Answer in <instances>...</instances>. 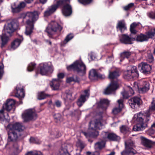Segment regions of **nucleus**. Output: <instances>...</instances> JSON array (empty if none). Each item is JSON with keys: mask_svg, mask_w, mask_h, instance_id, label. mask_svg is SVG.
<instances>
[{"mask_svg": "<svg viewBox=\"0 0 155 155\" xmlns=\"http://www.w3.org/2000/svg\"><path fill=\"white\" fill-rule=\"evenodd\" d=\"M73 35L72 34H70L67 35L63 42L64 44H66L69 41L71 40L73 38Z\"/></svg>", "mask_w": 155, "mask_h": 155, "instance_id": "42", "label": "nucleus"}, {"mask_svg": "<svg viewBox=\"0 0 155 155\" xmlns=\"http://www.w3.org/2000/svg\"><path fill=\"white\" fill-rule=\"evenodd\" d=\"M15 104V101L12 99H9L7 100L6 103L3 106V108L8 111H9L13 107Z\"/></svg>", "mask_w": 155, "mask_h": 155, "instance_id": "20", "label": "nucleus"}, {"mask_svg": "<svg viewBox=\"0 0 155 155\" xmlns=\"http://www.w3.org/2000/svg\"><path fill=\"white\" fill-rule=\"evenodd\" d=\"M138 68L140 71L145 74H149L151 69V66L150 65L143 62L139 64Z\"/></svg>", "mask_w": 155, "mask_h": 155, "instance_id": "15", "label": "nucleus"}, {"mask_svg": "<svg viewBox=\"0 0 155 155\" xmlns=\"http://www.w3.org/2000/svg\"><path fill=\"white\" fill-rule=\"evenodd\" d=\"M61 96L65 103H69L74 100V98L72 97V93L71 92L63 94Z\"/></svg>", "mask_w": 155, "mask_h": 155, "instance_id": "24", "label": "nucleus"}, {"mask_svg": "<svg viewBox=\"0 0 155 155\" xmlns=\"http://www.w3.org/2000/svg\"><path fill=\"white\" fill-rule=\"evenodd\" d=\"M125 150L121 152V155H134L136 153L134 149L135 143L132 140H129L125 142Z\"/></svg>", "mask_w": 155, "mask_h": 155, "instance_id": "8", "label": "nucleus"}, {"mask_svg": "<svg viewBox=\"0 0 155 155\" xmlns=\"http://www.w3.org/2000/svg\"><path fill=\"white\" fill-rule=\"evenodd\" d=\"M81 114V112L79 110H78L74 111V114L76 116H78Z\"/></svg>", "mask_w": 155, "mask_h": 155, "instance_id": "59", "label": "nucleus"}, {"mask_svg": "<svg viewBox=\"0 0 155 155\" xmlns=\"http://www.w3.org/2000/svg\"><path fill=\"white\" fill-rule=\"evenodd\" d=\"M151 129L153 132L155 131V123H153L151 126Z\"/></svg>", "mask_w": 155, "mask_h": 155, "instance_id": "62", "label": "nucleus"}, {"mask_svg": "<svg viewBox=\"0 0 155 155\" xmlns=\"http://www.w3.org/2000/svg\"><path fill=\"white\" fill-rule=\"evenodd\" d=\"M146 34L148 40L149 38H155V28L146 32Z\"/></svg>", "mask_w": 155, "mask_h": 155, "instance_id": "32", "label": "nucleus"}, {"mask_svg": "<svg viewBox=\"0 0 155 155\" xmlns=\"http://www.w3.org/2000/svg\"><path fill=\"white\" fill-rule=\"evenodd\" d=\"M134 5V3H131L129 4L128 5L124 7V9L125 10H127L130 8L132 7Z\"/></svg>", "mask_w": 155, "mask_h": 155, "instance_id": "53", "label": "nucleus"}, {"mask_svg": "<svg viewBox=\"0 0 155 155\" xmlns=\"http://www.w3.org/2000/svg\"><path fill=\"white\" fill-rule=\"evenodd\" d=\"M139 76L136 67L133 66L131 67L130 70H127L125 72L124 77L127 79L131 78L136 79L138 78Z\"/></svg>", "mask_w": 155, "mask_h": 155, "instance_id": "11", "label": "nucleus"}, {"mask_svg": "<svg viewBox=\"0 0 155 155\" xmlns=\"http://www.w3.org/2000/svg\"><path fill=\"white\" fill-rule=\"evenodd\" d=\"M24 128L21 123H19L9 124L6 128L8 132V141H12L16 140L18 136H20V132L22 131Z\"/></svg>", "mask_w": 155, "mask_h": 155, "instance_id": "3", "label": "nucleus"}, {"mask_svg": "<svg viewBox=\"0 0 155 155\" xmlns=\"http://www.w3.org/2000/svg\"><path fill=\"white\" fill-rule=\"evenodd\" d=\"M117 28L120 30L121 32L126 29V26L124 20H122L118 21Z\"/></svg>", "mask_w": 155, "mask_h": 155, "instance_id": "29", "label": "nucleus"}, {"mask_svg": "<svg viewBox=\"0 0 155 155\" xmlns=\"http://www.w3.org/2000/svg\"><path fill=\"white\" fill-rule=\"evenodd\" d=\"M114 60V58L113 56L110 57H108L107 59V61L108 63Z\"/></svg>", "mask_w": 155, "mask_h": 155, "instance_id": "55", "label": "nucleus"}, {"mask_svg": "<svg viewBox=\"0 0 155 155\" xmlns=\"http://www.w3.org/2000/svg\"><path fill=\"white\" fill-rule=\"evenodd\" d=\"M120 128V132L124 134H128L130 132V128L125 125L122 126Z\"/></svg>", "mask_w": 155, "mask_h": 155, "instance_id": "36", "label": "nucleus"}, {"mask_svg": "<svg viewBox=\"0 0 155 155\" xmlns=\"http://www.w3.org/2000/svg\"><path fill=\"white\" fill-rule=\"evenodd\" d=\"M89 96V90L87 89L84 91V94H81L80 98L78 99L77 103L78 105L80 107L87 101Z\"/></svg>", "mask_w": 155, "mask_h": 155, "instance_id": "14", "label": "nucleus"}, {"mask_svg": "<svg viewBox=\"0 0 155 155\" xmlns=\"http://www.w3.org/2000/svg\"><path fill=\"white\" fill-rule=\"evenodd\" d=\"M119 76L118 72L116 71H114L112 72H110L109 78L110 79H114L117 78Z\"/></svg>", "mask_w": 155, "mask_h": 155, "instance_id": "37", "label": "nucleus"}, {"mask_svg": "<svg viewBox=\"0 0 155 155\" xmlns=\"http://www.w3.org/2000/svg\"><path fill=\"white\" fill-rule=\"evenodd\" d=\"M30 141L31 143H33L39 144L41 143V141L38 139L33 137H31L30 139Z\"/></svg>", "mask_w": 155, "mask_h": 155, "instance_id": "48", "label": "nucleus"}, {"mask_svg": "<svg viewBox=\"0 0 155 155\" xmlns=\"http://www.w3.org/2000/svg\"><path fill=\"white\" fill-rule=\"evenodd\" d=\"M36 65L33 62H31L30 63L28 67V71H32L35 68Z\"/></svg>", "mask_w": 155, "mask_h": 155, "instance_id": "43", "label": "nucleus"}, {"mask_svg": "<svg viewBox=\"0 0 155 155\" xmlns=\"http://www.w3.org/2000/svg\"><path fill=\"white\" fill-rule=\"evenodd\" d=\"M18 25L19 24L17 22L12 21L5 25L4 31L6 34L11 35L18 28Z\"/></svg>", "mask_w": 155, "mask_h": 155, "instance_id": "10", "label": "nucleus"}, {"mask_svg": "<svg viewBox=\"0 0 155 155\" xmlns=\"http://www.w3.org/2000/svg\"><path fill=\"white\" fill-rule=\"evenodd\" d=\"M140 99L138 97H134L128 101V103L131 107L134 109L138 107L140 104Z\"/></svg>", "mask_w": 155, "mask_h": 155, "instance_id": "18", "label": "nucleus"}, {"mask_svg": "<svg viewBox=\"0 0 155 155\" xmlns=\"http://www.w3.org/2000/svg\"><path fill=\"white\" fill-rule=\"evenodd\" d=\"M148 40L146 34H140L138 35L136 38V41L140 42L146 41Z\"/></svg>", "mask_w": 155, "mask_h": 155, "instance_id": "33", "label": "nucleus"}, {"mask_svg": "<svg viewBox=\"0 0 155 155\" xmlns=\"http://www.w3.org/2000/svg\"><path fill=\"white\" fill-rule=\"evenodd\" d=\"M154 60V58L152 54L150 51H148L146 57V60L149 62L152 63L153 62Z\"/></svg>", "mask_w": 155, "mask_h": 155, "instance_id": "39", "label": "nucleus"}, {"mask_svg": "<svg viewBox=\"0 0 155 155\" xmlns=\"http://www.w3.org/2000/svg\"><path fill=\"white\" fill-rule=\"evenodd\" d=\"M15 96L18 97L20 100L22 99L25 97V94L23 88H20L18 85L16 88V90L15 91Z\"/></svg>", "mask_w": 155, "mask_h": 155, "instance_id": "21", "label": "nucleus"}, {"mask_svg": "<svg viewBox=\"0 0 155 155\" xmlns=\"http://www.w3.org/2000/svg\"><path fill=\"white\" fill-rule=\"evenodd\" d=\"M131 54V53L130 52H124L121 53L120 54V61H122L125 58H128Z\"/></svg>", "mask_w": 155, "mask_h": 155, "instance_id": "38", "label": "nucleus"}, {"mask_svg": "<svg viewBox=\"0 0 155 155\" xmlns=\"http://www.w3.org/2000/svg\"><path fill=\"white\" fill-rule=\"evenodd\" d=\"M149 110L150 111L155 110V101H153L151 102L149 107Z\"/></svg>", "mask_w": 155, "mask_h": 155, "instance_id": "51", "label": "nucleus"}, {"mask_svg": "<svg viewBox=\"0 0 155 155\" xmlns=\"http://www.w3.org/2000/svg\"><path fill=\"white\" fill-rule=\"evenodd\" d=\"M4 65L3 64L0 62V79H1L3 74Z\"/></svg>", "mask_w": 155, "mask_h": 155, "instance_id": "49", "label": "nucleus"}, {"mask_svg": "<svg viewBox=\"0 0 155 155\" xmlns=\"http://www.w3.org/2000/svg\"><path fill=\"white\" fill-rule=\"evenodd\" d=\"M150 114L148 112L143 114L141 112L135 114L133 117V120L136 123L133 129L134 131H140L143 130L147 127V124L144 122V119L145 118L146 122L149 120Z\"/></svg>", "mask_w": 155, "mask_h": 155, "instance_id": "2", "label": "nucleus"}, {"mask_svg": "<svg viewBox=\"0 0 155 155\" xmlns=\"http://www.w3.org/2000/svg\"><path fill=\"white\" fill-rule=\"evenodd\" d=\"M47 96L43 92H41L38 94V98L40 100H42L45 98Z\"/></svg>", "mask_w": 155, "mask_h": 155, "instance_id": "44", "label": "nucleus"}, {"mask_svg": "<svg viewBox=\"0 0 155 155\" xmlns=\"http://www.w3.org/2000/svg\"><path fill=\"white\" fill-rule=\"evenodd\" d=\"M40 73L42 75H46L51 73L53 71L52 65H49L47 63H42L39 65Z\"/></svg>", "mask_w": 155, "mask_h": 155, "instance_id": "12", "label": "nucleus"}, {"mask_svg": "<svg viewBox=\"0 0 155 155\" xmlns=\"http://www.w3.org/2000/svg\"><path fill=\"white\" fill-rule=\"evenodd\" d=\"M134 92L133 90L130 86H128L126 91L121 92V94L124 98H128L129 97L133 95Z\"/></svg>", "mask_w": 155, "mask_h": 155, "instance_id": "22", "label": "nucleus"}, {"mask_svg": "<svg viewBox=\"0 0 155 155\" xmlns=\"http://www.w3.org/2000/svg\"><path fill=\"white\" fill-rule=\"evenodd\" d=\"M140 88L139 92L144 93L148 91L150 88V84L149 82L145 81H143L139 82Z\"/></svg>", "mask_w": 155, "mask_h": 155, "instance_id": "17", "label": "nucleus"}, {"mask_svg": "<svg viewBox=\"0 0 155 155\" xmlns=\"http://www.w3.org/2000/svg\"><path fill=\"white\" fill-rule=\"evenodd\" d=\"M38 18V15L37 12H28L23 19L24 21L25 19H26L27 25L25 31V34L26 35H29L32 32L34 29V23Z\"/></svg>", "mask_w": 155, "mask_h": 155, "instance_id": "4", "label": "nucleus"}, {"mask_svg": "<svg viewBox=\"0 0 155 155\" xmlns=\"http://www.w3.org/2000/svg\"><path fill=\"white\" fill-rule=\"evenodd\" d=\"M96 78L103 79L105 78V76L104 75L101 74H100L97 73Z\"/></svg>", "mask_w": 155, "mask_h": 155, "instance_id": "54", "label": "nucleus"}, {"mask_svg": "<svg viewBox=\"0 0 155 155\" xmlns=\"http://www.w3.org/2000/svg\"><path fill=\"white\" fill-rule=\"evenodd\" d=\"M23 38H16L12 42L11 44V48L13 49H15L18 47L21 42L23 41Z\"/></svg>", "mask_w": 155, "mask_h": 155, "instance_id": "30", "label": "nucleus"}, {"mask_svg": "<svg viewBox=\"0 0 155 155\" xmlns=\"http://www.w3.org/2000/svg\"><path fill=\"white\" fill-rule=\"evenodd\" d=\"M78 2L84 5H88L92 2V0H78Z\"/></svg>", "mask_w": 155, "mask_h": 155, "instance_id": "45", "label": "nucleus"}, {"mask_svg": "<svg viewBox=\"0 0 155 155\" xmlns=\"http://www.w3.org/2000/svg\"><path fill=\"white\" fill-rule=\"evenodd\" d=\"M97 73L94 69L91 70L89 74V78L91 80H93L96 79L97 77Z\"/></svg>", "mask_w": 155, "mask_h": 155, "instance_id": "35", "label": "nucleus"}, {"mask_svg": "<svg viewBox=\"0 0 155 155\" xmlns=\"http://www.w3.org/2000/svg\"><path fill=\"white\" fill-rule=\"evenodd\" d=\"M25 6V4L24 2L21 3L17 7L15 6V4L12 5L11 8L13 13H17L20 12L21 9Z\"/></svg>", "mask_w": 155, "mask_h": 155, "instance_id": "25", "label": "nucleus"}, {"mask_svg": "<svg viewBox=\"0 0 155 155\" xmlns=\"http://www.w3.org/2000/svg\"><path fill=\"white\" fill-rule=\"evenodd\" d=\"M76 145L78 148L80 150V152L81 151L85 146V144L83 141L80 140H78L76 142Z\"/></svg>", "mask_w": 155, "mask_h": 155, "instance_id": "34", "label": "nucleus"}, {"mask_svg": "<svg viewBox=\"0 0 155 155\" xmlns=\"http://www.w3.org/2000/svg\"><path fill=\"white\" fill-rule=\"evenodd\" d=\"M47 1V0H40V2L42 4H44Z\"/></svg>", "mask_w": 155, "mask_h": 155, "instance_id": "63", "label": "nucleus"}, {"mask_svg": "<svg viewBox=\"0 0 155 155\" xmlns=\"http://www.w3.org/2000/svg\"><path fill=\"white\" fill-rule=\"evenodd\" d=\"M62 27L55 21H52L46 27L45 31L49 37L52 35L58 34L61 31Z\"/></svg>", "mask_w": 155, "mask_h": 155, "instance_id": "7", "label": "nucleus"}, {"mask_svg": "<svg viewBox=\"0 0 155 155\" xmlns=\"http://www.w3.org/2000/svg\"><path fill=\"white\" fill-rule=\"evenodd\" d=\"M25 155H42L40 151L33 150L27 152Z\"/></svg>", "mask_w": 155, "mask_h": 155, "instance_id": "40", "label": "nucleus"}, {"mask_svg": "<svg viewBox=\"0 0 155 155\" xmlns=\"http://www.w3.org/2000/svg\"><path fill=\"white\" fill-rule=\"evenodd\" d=\"M61 82L59 79H53L50 83V85L53 90H57L59 89Z\"/></svg>", "mask_w": 155, "mask_h": 155, "instance_id": "23", "label": "nucleus"}, {"mask_svg": "<svg viewBox=\"0 0 155 155\" xmlns=\"http://www.w3.org/2000/svg\"><path fill=\"white\" fill-rule=\"evenodd\" d=\"M119 86V83L117 81H113L105 90L104 93L105 94H109L114 92Z\"/></svg>", "mask_w": 155, "mask_h": 155, "instance_id": "13", "label": "nucleus"}, {"mask_svg": "<svg viewBox=\"0 0 155 155\" xmlns=\"http://www.w3.org/2000/svg\"><path fill=\"white\" fill-rule=\"evenodd\" d=\"M133 88L134 90H138L139 91V89L140 88L139 82H134L133 86Z\"/></svg>", "mask_w": 155, "mask_h": 155, "instance_id": "50", "label": "nucleus"}, {"mask_svg": "<svg viewBox=\"0 0 155 155\" xmlns=\"http://www.w3.org/2000/svg\"><path fill=\"white\" fill-rule=\"evenodd\" d=\"M102 125L100 120H92L89 123V130H91V132H83L82 133L87 138L90 137H96L98 134V132L97 130L102 129Z\"/></svg>", "mask_w": 155, "mask_h": 155, "instance_id": "5", "label": "nucleus"}, {"mask_svg": "<svg viewBox=\"0 0 155 155\" xmlns=\"http://www.w3.org/2000/svg\"><path fill=\"white\" fill-rule=\"evenodd\" d=\"M130 31L131 32L133 33H136V31L134 29V28L130 27Z\"/></svg>", "mask_w": 155, "mask_h": 155, "instance_id": "61", "label": "nucleus"}, {"mask_svg": "<svg viewBox=\"0 0 155 155\" xmlns=\"http://www.w3.org/2000/svg\"><path fill=\"white\" fill-rule=\"evenodd\" d=\"M140 138L143 145L147 148H150L152 147V143L151 141L143 137H141Z\"/></svg>", "mask_w": 155, "mask_h": 155, "instance_id": "27", "label": "nucleus"}, {"mask_svg": "<svg viewBox=\"0 0 155 155\" xmlns=\"http://www.w3.org/2000/svg\"><path fill=\"white\" fill-rule=\"evenodd\" d=\"M64 74L62 73H60L58 74V77L59 79H62L64 78Z\"/></svg>", "mask_w": 155, "mask_h": 155, "instance_id": "58", "label": "nucleus"}, {"mask_svg": "<svg viewBox=\"0 0 155 155\" xmlns=\"http://www.w3.org/2000/svg\"><path fill=\"white\" fill-rule=\"evenodd\" d=\"M14 147L17 153H19L21 151V149H19V146L17 144H15L14 145Z\"/></svg>", "mask_w": 155, "mask_h": 155, "instance_id": "52", "label": "nucleus"}, {"mask_svg": "<svg viewBox=\"0 0 155 155\" xmlns=\"http://www.w3.org/2000/svg\"><path fill=\"white\" fill-rule=\"evenodd\" d=\"M68 71L73 70L76 72L81 75H83L86 73V66L81 60H77L71 64L67 67Z\"/></svg>", "mask_w": 155, "mask_h": 155, "instance_id": "6", "label": "nucleus"}, {"mask_svg": "<svg viewBox=\"0 0 155 155\" xmlns=\"http://www.w3.org/2000/svg\"><path fill=\"white\" fill-rule=\"evenodd\" d=\"M109 103V101L107 99H105L101 100L100 101V104L101 106L106 105L108 104Z\"/></svg>", "mask_w": 155, "mask_h": 155, "instance_id": "47", "label": "nucleus"}, {"mask_svg": "<svg viewBox=\"0 0 155 155\" xmlns=\"http://www.w3.org/2000/svg\"><path fill=\"white\" fill-rule=\"evenodd\" d=\"M69 147V145L66 146V147L65 148L66 151H64L63 150H61L59 152L56 154V155H69L67 151L68 150V147Z\"/></svg>", "mask_w": 155, "mask_h": 155, "instance_id": "41", "label": "nucleus"}, {"mask_svg": "<svg viewBox=\"0 0 155 155\" xmlns=\"http://www.w3.org/2000/svg\"><path fill=\"white\" fill-rule=\"evenodd\" d=\"M137 25V23L135 22H134L130 25V27L135 28Z\"/></svg>", "mask_w": 155, "mask_h": 155, "instance_id": "60", "label": "nucleus"}, {"mask_svg": "<svg viewBox=\"0 0 155 155\" xmlns=\"http://www.w3.org/2000/svg\"><path fill=\"white\" fill-rule=\"evenodd\" d=\"M73 81H74V80L73 77L68 78L66 80V81L67 83H70Z\"/></svg>", "mask_w": 155, "mask_h": 155, "instance_id": "57", "label": "nucleus"}, {"mask_svg": "<svg viewBox=\"0 0 155 155\" xmlns=\"http://www.w3.org/2000/svg\"><path fill=\"white\" fill-rule=\"evenodd\" d=\"M26 3H31L33 0H25Z\"/></svg>", "mask_w": 155, "mask_h": 155, "instance_id": "64", "label": "nucleus"}, {"mask_svg": "<svg viewBox=\"0 0 155 155\" xmlns=\"http://www.w3.org/2000/svg\"><path fill=\"white\" fill-rule=\"evenodd\" d=\"M10 35L6 34L5 33V34H2V35L0 36L2 41L1 45L2 48H3L9 40V38L8 37Z\"/></svg>", "mask_w": 155, "mask_h": 155, "instance_id": "28", "label": "nucleus"}, {"mask_svg": "<svg viewBox=\"0 0 155 155\" xmlns=\"http://www.w3.org/2000/svg\"><path fill=\"white\" fill-rule=\"evenodd\" d=\"M69 0H59L56 4H54L48 7L44 13V15L48 16L54 13L57 8L60 6H63L62 12L65 16L70 15L72 13V8L69 5Z\"/></svg>", "mask_w": 155, "mask_h": 155, "instance_id": "1", "label": "nucleus"}, {"mask_svg": "<svg viewBox=\"0 0 155 155\" xmlns=\"http://www.w3.org/2000/svg\"><path fill=\"white\" fill-rule=\"evenodd\" d=\"M120 40L122 43L130 44L133 43V42L135 40V38L126 35H123L120 38Z\"/></svg>", "mask_w": 155, "mask_h": 155, "instance_id": "19", "label": "nucleus"}, {"mask_svg": "<svg viewBox=\"0 0 155 155\" xmlns=\"http://www.w3.org/2000/svg\"><path fill=\"white\" fill-rule=\"evenodd\" d=\"M102 137L104 140L108 138L109 140L114 141H118L120 139V137L113 133H109L102 132L101 134Z\"/></svg>", "mask_w": 155, "mask_h": 155, "instance_id": "16", "label": "nucleus"}, {"mask_svg": "<svg viewBox=\"0 0 155 155\" xmlns=\"http://www.w3.org/2000/svg\"><path fill=\"white\" fill-rule=\"evenodd\" d=\"M103 139V140L98 141L95 144L94 147L96 150H101L104 147L105 140Z\"/></svg>", "mask_w": 155, "mask_h": 155, "instance_id": "31", "label": "nucleus"}, {"mask_svg": "<svg viewBox=\"0 0 155 155\" xmlns=\"http://www.w3.org/2000/svg\"><path fill=\"white\" fill-rule=\"evenodd\" d=\"M61 102L58 100H57L55 102V105L58 107H61Z\"/></svg>", "mask_w": 155, "mask_h": 155, "instance_id": "56", "label": "nucleus"}, {"mask_svg": "<svg viewBox=\"0 0 155 155\" xmlns=\"http://www.w3.org/2000/svg\"><path fill=\"white\" fill-rule=\"evenodd\" d=\"M123 100L121 99L118 100L117 102L119 104V106L118 107L114 108L112 112L114 114H117L121 111L122 108L123 107Z\"/></svg>", "mask_w": 155, "mask_h": 155, "instance_id": "26", "label": "nucleus"}, {"mask_svg": "<svg viewBox=\"0 0 155 155\" xmlns=\"http://www.w3.org/2000/svg\"><path fill=\"white\" fill-rule=\"evenodd\" d=\"M22 118L25 122L34 120L37 118V115L34 109L26 110L22 114Z\"/></svg>", "mask_w": 155, "mask_h": 155, "instance_id": "9", "label": "nucleus"}, {"mask_svg": "<svg viewBox=\"0 0 155 155\" xmlns=\"http://www.w3.org/2000/svg\"><path fill=\"white\" fill-rule=\"evenodd\" d=\"M54 118L55 120V121L57 122H58V121H62V116L59 114H55L54 116Z\"/></svg>", "mask_w": 155, "mask_h": 155, "instance_id": "46", "label": "nucleus"}]
</instances>
